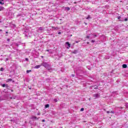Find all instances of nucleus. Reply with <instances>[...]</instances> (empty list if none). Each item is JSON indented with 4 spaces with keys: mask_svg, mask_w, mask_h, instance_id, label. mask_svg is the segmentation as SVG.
<instances>
[{
    "mask_svg": "<svg viewBox=\"0 0 128 128\" xmlns=\"http://www.w3.org/2000/svg\"><path fill=\"white\" fill-rule=\"evenodd\" d=\"M2 70H4V68H0V71H1V72H2Z\"/></svg>",
    "mask_w": 128,
    "mask_h": 128,
    "instance_id": "22",
    "label": "nucleus"
},
{
    "mask_svg": "<svg viewBox=\"0 0 128 128\" xmlns=\"http://www.w3.org/2000/svg\"><path fill=\"white\" fill-rule=\"evenodd\" d=\"M86 18V20H88V18H90V17L88 16Z\"/></svg>",
    "mask_w": 128,
    "mask_h": 128,
    "instance_id": "18",
    "label": "nucleus"
},
{
    "mask_svg": "<svg viewBox=\"0 0 128 128\" xmlns=\"http://www.w3.org/2000/svg\"><path fill=\"white\" fill-rule=\"evenodd\" d=\"M12 98H16V96H14V97H11L10 98V99L12 100Z\"/></svg>",
    "mask_w": 128,
    "mask_h": 128,
    "instance_id": "20",
    "label": "nucleus"
},
{
    "mask_svg": "<svg viewBox=\"0 0 128 128\" xmlns=\"http://www.w3.org/2000/svg\"><path fill=\"white\" fill-rule=\"evenodd\" d=\"M92 42H94V40H92Z\"/></svg>",
    "mask_w": 128,
    "mask_h": 128,
    "instance_id": "28",
    "label": "nucleus"
},
{
    "mask_svg": "<svg viewBox=\"0 0 128 128\" xmlns=\"http://www.w3.org/2000/svg\"><path fill=\"white\" fill-rule=\"evenodd\" d=\"M54 102H58V100H56V98H54Z\"/></svg>",
    "mask_w": 128,
    "mask_h": 128,
    "instance_id": "16",
    "label": "nucleus"
},
{
    "mask_svg": "<svg viewBox=\"0 0 128 128\" xmlns=\"http://www.w3.org/2000/svg\"><path fill=\"white\" fill-rule=\"evenodd\" d=\"M28 58H26V60H28Z\"/></svg>",
    "mask_w": 128,
    "mask_h": 128,
    "instance_id": "35",
    "label": "nucleus"
},
{
    "mask_svg": "<svg viewBox=\"0 0 128 128\" xmlns=\"http://www.w3.org/2000/svg\"><path fill=\"white\" fill-rule=\"evenodd\" d=\"M40 66H42V65H37L34 66V68H40Z\"/></svg>",
    "mask_w": 128,
    "mask_h": 128,
    "instance_id": "5",
    "label": "nucleus"
},
{
    "mask_svg": "<svg viewBox=\"0 0 128 128\" xmlns=\"http://www.w3.org/2000/svg\"><path fill=\"white\" fill-rule=\"evenodd\" d=\"M88 44H90V42H88Z\"/></svg>",
    "mask_w": 128,
    "mask_h": 128,
    "instance_id": "41",
    "label": "nucleus"
},
{
    "mask_svg": "<svg viewBox=\"0 0 128 128\" xmlns=\"http://www.w3.org/2000/svg\"><path fill=\"white\" fill-rule=\"evenodd\" d=\"M120 22H124V20H120Z\"/></svg>",
    "mask_w": 128,
    "mask_h": 128,
    "instance_id": "34",
    "label": "nucleus"
},
{
    "mask_svg": "<svg viewBox=\"0 0 128 128\" xmlns=\"http://www.w3.org/2000/svg\"><path fill=\"white\" fill-rule=\"evenodd\" d=\"M86 38H90V36H86Z\"/></svg>",
    "mask_w": 128,
    "mask_h": 128,
    "instance_id": "27",
    "label": "nucleus"
},
{
    "mask_svg": "<svg viewBox=\"0 0 128 128\" xmlns=\"http://www.w3.org/2000/svg\"><path fill=\"white\" fill-rule=\"evenodd\" d=\"M66 10H70V8L67 7L66 8Z\"/></svg>",
    "mask_w": 128,
    "mask_h": 128,
    "instance_id": "15",
    "label": "nucleus"
},
{
    "mask_svg": "<svg viewBox=\"0 0 128 128\" xmlns=\"http://www.w3.org/2000/svg\"><path fill=\"white\" fill-rule=\"evenodd\" d=\"M84 108H82L80 109V112H84Z\"/></svg>",
    "mask_w": 128,
    "mask_h": 128,
    "instance_id": "17",
    "label": "nucleus"
},
{
    "mask_svg": "<svg viewBox=\"0 0 128 128\" xmlns=\"http://www.w3.org/2000/svg\"><path fill=\"white\" fill-rule=\"evenodd\" d=\"M0 4H4V2L1 1Z\"/></svg>",
    "mask_w": 128,
    "mask_h": 128,
    "instance_id": "25",
    "label": "nucleus"
},
{
    "mask_svg": "<svg viewBox=\"0 0 128 128\" xmlns=\"http://www.w3.org/2000/svg\"><path fill=\"white\" fill-rule=\"evenodd\" d=\"M121 16H119L118 18V20H120V18H121Z\"/></svg>",
    "mask_w": 128,
    "mask_h": 128,
    "instance_id": "19",
    "label": "nucleus"
},
{
    "mask_svg": "<svg viewBox=\"0 0 128 128\" xmlns=\"http://www.w3.org/2000/svg\"><path fill=\"white\" fill-rule=\"evenodd\" d=\"M2 86L3 88H6V86H8V85H6V84H2Z\"/></svg>",
    "mask_w": 128,
    "mask_h": 128,
    "instance_id": "10",
    "label": "nucleus"
},
{
    "mask_svg": "<svg viewBox=\"0 0 128 128\" xmlns=\"http://www.w3.org/2000/svg\"><path fill=\"white\" fill-rule=\"evenodd\" d=\"M127 20H128V18H126L124 19L125 22H126Z\"/></svg>",
    "mask_w": 128,
    "mask_h": 128,
    "instance_id": "26",
    "label": "nucleus"
},
{
    "mask_svg": "<svg viewBox=\"0 0 128 128\" xmlns=\"http://www.w3.org/2000/svg\"><path fill=\"white\" fill-rule=\"evenodd\" d=\"M4 10V7H1V8H0V10Z\"/></svg>",
    "mask_w": 128,
    "mask_h": 128,
    "instance_id": "14",
    "label": "nucleus"
},
{
    "mask_svg": "<svg viewBox=\"0 0 128 128\" xmlns=\"http://www.w3.org/2000/svg\"><path fill=\"white\" fill-rule=\"evenodd\" d=\"M12 78H9L7 80V82H12Z\"/></svg>",
    "mask_w": 128,
    "mask_h": 128,
    "instance_id": "11",
    "label": "nucleus"
},
{
    "mask_svg": "<svg viewBox=\"0 0 128 128\" xmlns=\"http://www.w3.org/2000/svg\"><path fill=\"white\" fill-rule=\"evenodd\" d=\"M52 28H54V30H56V28L54 27V26H52Z\"/></svg>",
    "mask_w": 128,
    "mask_h": 128,
    "instance_id": "23",
    "label": "nucleus"
},
{
    "mask_svg": "<svg viewBox=\"0 0 128 128\" xmlns=\"http://www.w3.org/2000/svg\"><path fill=\"white\" fill-rule=\"evenodd\" d=\"M74 4H76V2H74Z\"/></svg>",
    "mask_w": 128,
    "mask_h": 128,
    "instance_id": "38",
    "label": "nucleus"
},
{
    "mask_svg": "<svg viewBox=\"0 0 128 128\" xmlns=\"http://www.w3.org/2000/svg\"><path fill=\"white\" fill-rule=\"evenodd\" d=\"M32 118H34V120H38V118L36 117V116H33Z\"/></svg>",
    "mask_w": 128,
    "mask_h": 128,
    "instance_id": "12",
    "label": "nucleus"
},
{
    "mask_svg": "<svg viewBox=\"0 0 128 128\" xmlns=\"http://www.w3.org/2000/svg\"><path fill=\"white\" fill-rule=\"evenodd\" d=\"M1 2H4V0H1Z\"/></svg>",
    "mask_w": 128,
    "mask_h": 128,
    "instance_id": "37",
    "label": "nucleus"
},
{
    "mask_svg": "<svg viewBox=\"0 0 128 128\" xmlns=\"http://www.w3.org/2000/svg\"><path fill=\"white\" fill-rule=\"evenodd\" d=\"M93 96L94 98H100V95L99 94H94L93 95Z\"/></svg>",
    "mask_w": 128,
    "mask_h": 128,
    "instance_id": "1",
    "label": "nucleus"
},
{
    "mask_svg": "<svg viewBox=\"0 0 128 128\" xmlns=\"http://www.w3.org/2000/svg\"><path fill=\"white\" fill-rule=\"evenodd\" d=\"M32 72V70H26L27 74H28L29 72Z\"/></svg>",
    "mask_w": 128,
    "mask_h": 128,
    "instance_id": "13",
    "label": "nucleus"
},
{
    "mask_svg": "<svg viewBox=\"0 0 128 128\" xmlns=\"http://www.w3.org/2000/svg\"><path fill=\"white\" fill-rule=\"evenodd\" d=\"M95 36H96V35H95Z\"/></svg>",
    "mask_w": 128,
    "mask_h": 128,
    "instance_id": "42",
    "label": "nucleus"
},
{
    "mask_svg": "<svg viewBox=\"0 0 128 128\" xmlns=\"http://www.w3.org/2000/svg\"><path fill=\"white\" fill-rule=\"evenodd\" d=\"M6 34H8V32H6Z\"/></svg>",
    "mask_w": 128,
    "mask_h": 128,
    "instance_id": "40",
    "label": "nucleus"
},
{
    "mask_svg": "<svg viewBox=\"0 0 128 128\" xmlns=\"http://www.w3.org/2000/svg\"><path fill=\"white\" fill-rule=\"evenodd\" d=\"M8 42H10V39L7 40Z\"/></svg>",
    "mask_w": 128,
    "mask_h": 128,
    "instance_id": "33",
    "label": "nucleus"
},
{
    "mask_svg": "<svg viewBox=\"0 0 128 128\" xmlns=\"http://www.w3.org/2000/svg\"><path fill=\"white\" fill-rule=\"evenodd\" d=\"M50 50H46V52H49Z\"/></svg>",
    "mask_w": 128,
    "mask_h": 128,
    "instance_id": "36",
    "label": "nucleus"
},
{
    "mask_svg": "<svg viewBox=\"0 0 128 128\" xmlns=\"http://www.w3.org/2000/svg\"><path fill=\"white\" fill-rule=\"evenodd\" d=\"M41 66H44V68H48V66H49L48 64V63L46 62H43Z\"/></svg>",
    "mask_w": 128,
    "mask_h": 128,
    "instance_id": "2",
    "label": "nucleus"
},
{
    "mask_svg": "<svg viewBox=\"0 0 128 128\" xmlns=\"http://www.w3.org/2000/svg\"><path fill=\"white\" fill-rule=\"evenodd\" d=\"M72 54H78V51L76 50H74L72 52Z\"/></svg>",
    "mask_w": 128,
    "mask_h": 128,
    "instance_id": "8",
    "label": "nucleus"
},
{
    "mask_svg": "<svg viewBox=\"0 0 128 128\" xmlns=\"http://www.w3.org/2000/svg\"><path fill=\"white\" fill-rule=\"evenodd\" d=\"M40 113H38V116H40Z\"/></svg>",
    "mask_w": 128,
    "mask_h": 128,
    "instance_id": "30",
    "label": "nucleus"
},
{
    "mask_svg": "<svg viewBox=\"0 0 128 128\" xmlns=\"http://www.w3.org/2000/svg\"><path fill=\"white\" fill-rule=\"evenodd\" d=\"M107 114H114V112L111 110V111H107L106 112Z\"/></svg>",
    "mask_w": 128,
    "mask_h": 128,
    "instance_id": "4",
    "label": "nucleus"
},
{
    "mask_svg": "<svg viewBox=\"0 0 128 128\" xmlns=\"http://www.w3.org/2000/svg\"><path fill=\"white\" fill-rule=\"evenodd\" d=\"M126 108H128V103H126Z\"/></svg>",
    "mask_w": 128,
    "mask_h": 128,
    "instance_id": "24",
    "label": "nucleus"
},
{
    "mask_svg": "<svg viewBox=\"0 0 128 128\" xmlns=\"http://www.w3.org/2000/svg\"><path fill=\"white\" fill-rule=\"evenodd\" d=\"M42 122H46V120H42Z\"/></svg>",
    "mask_w": 128,
    "mask_h": 128,
    "instance_id": "29",
    "label": "nucleus"
},
{
    "mask_svg": "<svg viewBox=\"0 0 128 128\" xmlns=\"http://www.w3.org/2000/svg\"><path fill=\"white\" fill-rule=\"evenodd\" d=\"M44 28H42V27H40L38 28V32H40V30H44Z\"/></svg>",
    "mask_w": 128,
    "mask_h": 128,
    "instance_id": "6",
    "label": "nucleus"
},
{
    "mask_svg": "<svg viewBox=\"0 0 128 128\" xmlns=\"http://www.w3.org/2000/svg\"><path fill=\"white\" fill-rule=\"evenodd\" d=\"M58 34H60L61 32H58Z\"/></svg>",
    "mask_w": 128,
    "mask_h": 128,
    "instance_id": "31",
    "label": "nucleus"
},
{
    "mask_svg": "<svg viewBox=\"0 0 128 128\" xmlns=\"http://www.w3.org/2000/svg\"><path fill=\"white\" fill-rule=\"evenodd\" d=\"M50 108V104H47L45 106V108Z\"/></svg>",
    "mask_w": 128,
    "mask_h": 128,
    "instance_id": "9",
    "label": "nucleus"
},
{
    "mask_svg": "<svg viewBox=\"0 0 128 128\" xmlns=\"http://www.w3.org/2000/svg\"><path fill=\"white\" fill-rule=\"evenodd\" d=\"M56 28V29L55 30H58V27H56V28Z\"/></svg>",
    "mask_w": 128,
    "mask_h": 128,
    "instance_id": "21",
    "label": "nucleus"
},
{
    "mask_svg": "<svg viewBox=\"0 0 128 128\" xmlns=\"http://www.w3.org/2000/svg\"><path fill=\"white\" fill-rule=\"evenodd\" d=\"M66 44L68 45V47H67L68 49V48H70V42H66Z\"/></svg>",
    "mask_w": 128,
    "mask_h": 128,
    "instance_id": "3",
    "label": "nucleus"
},
{
    "mask_svg": "<svg viewBox=\"0 0 128 128\" xmlns=\"http://www.w3.org/2000/svg\"><path fill=\"white\" fill-rule=\"evenodd\" d=\"M72 76L74 77V74H72Z\"/></svg>",
    "mask_w": 128,
    "mask_h": 128,
    "instance_id": "32",
    "label": "nucleus"
},
{
    "mask_svg": "<svg viewBox=\"0 0 128 128\" xmlns=\"http://www.w3.org/2000/svg\"><path fill=\"white\" fill-rule=\"evenodd\" d=\"M76 43H78V42H76Z\"/></svg>",
    "mask_w": 128,
    "mask_h": 128,
    "instance_id": "39",
    "label": "nucleus"
},
{
    "mask_svg": "<svg viewBox=\"0 0 128 128\" xmlns=\"http://www.w3.org/2000/svg\"><path fill=\"white\" fill-rule=\"evenodd\" d=\"M122 68H128V66L126 64H124L122 65Z\"/></svg>",
    "mask_w": 128,
    "mask_h": 128,
    "instance_id": "7",
    "label": "nucleus"
}]
</instances>
